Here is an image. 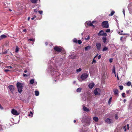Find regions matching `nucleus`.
Returning <instances> with one entry per match:
<instances>
[{"instance_id": "nucleus-1", "label": "nucleus", "mask_w": 132, "mask_h": 132, "mask_svg": "<svg viewBox=\"0 0 132 132\" xmlns=\"http://www.w3.org/2000/svg\"><path fill=\"white\" fill-rule=\"evenodd\" d=\"M16 86L19 92L21 93L22 91V89L23 88L22 84L21 82H18L16 83Z\"/></svg>"}, {"instance_id": "nucleus-2", "label": "nucleus", "mask_w": 132, "mask_h": 132, "mask_svg": "<svg viewBox=\"0 0 132 132\" xmlns=\"http://www.w3.org/2000/svg\"><path fill=\"white\" fill-rule=\"evenodd\" d=\"M101 25L103 28H108L109 27L108 22L107 21L103 22L102 23Z\"/></svg>"}, {"instance_id": "nucleus-3", "label": "nucleus", "mask_w": 132, "mask_h": 132, "mask_svg": "<svg viewBox=\"0 0 132 132\" xmlns=\"http://www.w3.org/2000/svg\"><path fill=\"white\" fill-rule=\"evenodd\" d=\"M98 35L99 36H107V34L104 32L103 30H101L100 31L99 33L98 34Z\"/></svg>"}, {"instance_id": "nucleus-4", "label": "nucleus", "mask_w": 132, "mask_h": 132, "mask_svg": "<svg viewBox=\"0 0 132 132\" xmlns=\"http://www.w3.org/2000/svg\"><path fill=\"white\" fill-rule=\"evenodd\" d=\"M54 50L58 52H61L62 49L61 48L57 46H55L54 48Z\"/></svg>"}, {"instance_id": "nucleus-5", "label": "nucleus", "mask_w": 132, "mask_h": 132, "mask_svg": "<svg viewBox=\"0 0 132 132\" xmlns=\"http://www.w3.org/2000/svg\"><path fill=\"white\" fill-rule=\"evenodd\" d=\"M8 88L10 89L11 92L13 93L15 89L14 86L12 85H11L9 86H8Z\"/></svg>"}, {"instance_id": "nucleus-6", "label": "nucleus", "mask_w": 132, "mask_h": 132, "mask_svg": "<svg viewBox=\"0 0 132 132\" xmlns=\"http://www.w3.org/2000/svg\"><path fill=\"white\" fill-rule=\"evenodd\" d=\"M88 75L86 73L82 74L81 76V79L82 80H85L88 77Z\"/></svg>"}, {"instance_id": "nucleus-7", "label": "nucleus", "mask_w": 132, "mask_h": 132, "mask_svg": "<svg viewBox=\"0 0 132 132\" xmlns=\"http://www.w3.org/2000/svg\"><path fill=\"white\" fill-rule=\"evenodd\" d=\"M12 114L14 115H18L19 114V113L16 110L14 109H13L12 110Z\"/></svg>"}, {"instance_id": "nucleus-8", "label": "nucleus", "mask_w": 132, "mask_h": 132, "mask_svg": "<svg viewBox=\"0 0 132 132\" xmlns=\"http://www.w3.org/2000/svg\"><path fill=\"white\" fill-rule=\"evenodd\" d=\"M91 121L90 119L88 118L86 120L85 122L87 125H89L90 124Z\"/></svg>"}, {"instance_id": "nucleus-9", "label": "nucleus", "mask_w": 132, "mask_h": 132, "mask_svg": "<svg viewBox=\"0 0 132 132\" xmlns=\"http://www.w3.org/2000/svg\"><path fill=\"white\" fill-rule=\"evenodd\" d=\"M126 126L127 127V129L128 130H129V125L128 124L126 126H125L123 127V129L124 130V131L125 132L126 131L127 128H126Z\"/></svg>"}, {"instance_id": "nucleus-10", "label": "nucleus", "mask_w": 132, "mask_h": 132, "mask_svg": "<svg viewBox=\"0 0 132 132\" xmlns=\"http://www.w3.org/2000/svg\"><path fill=\"white\" fill-rule=\"evenodd\" d=\"M95 85V84L93 82L90 83L88 85V87L90 89H92Z\"/></svg>"}, {"instance_id": "nucleus-11", "label": "nucleus", "mask_w": 132, "mask_h": 132, "mask_svg": "<svg viewBox=\"0 0 132 132\" xmlns=\"http://www.w3.org/2000/svg\"><path fill=\"white\" fill-rule=\"evenodd\" d=\"M97 90H99V88H96L94 91V93L95 95H100V93L98 92Z\"/></svg>"}, {"instance_id": "nucleus-12", "label": "nucleus", "mask_w": 132, "mask_h": 132, "mask_svg": "<svg viewBox=\"0 0 132 132\" xmlns=\"http://www.w3.org/2000/svg\"><path fill=\"white\" fill-rule=\"evenodd\" d=\"M96 46L97 49L98 50H99L101 48V44L100 43H96Z\"/></svg>"}, {"instance_id": "nucleus-13", "label": "nucleus", "mask_w": 132, "mask_h": 132, "mask_svg": "<svg viewBox=\"0 0 132 132\" xmlns=\"http://www.w3.org/2000/svg\"><path fill=\"white\" fill-rule=\"evenodd\" d=\"M113 91L114 92V95H118V90L116 89H113Z\"/></svg>"}, {"instance_id": "nucleus-14", "label": "nucleus", "mask_w": 132, "mask_h": 132, "mask_svg": "<svg viewBox=\"0 0 132 132\" xmlns=\"http://www.w3.org/2000/svg\"><path fill=\"white\" fill-rule=\"evenodd\" d=\"M7 37V36L5 35H2L0 36V40L2 39L6 38Z\"/></svg>"}, {"instance_id": "nucleus-15", "label": "nucleus", "mask_w": 132, "mask_h": 132, "mask_svg": "<svg viewBox=\"0 0 132 132\" xmlns=\"http://www.w3.org/2000/svg\"><path fill=\"white\" fill-rule=\"evenodd\" d=\"M111 119L107 118L105 120V121L106 122L110 123H111Z\"/></svg>"}, {"instance_id": "nucleus-16", "label": "nucleus", "mask_w": 132, "mask_h": 132, "mask_svg": "<svg viewBox=\"0 0 132 132\" xmlns=\"http://www.w3.org/2000/svg\"><path fill=\"white\" fill-rule=\"evenodd\" d=\"M87 24L88 26H93V27H94V26L90 21L88 22L87 23Z\"/></svg>"}, {"instance_id": "nucleus-17", "label": "nucleus", "mask_w": 132, "mask_h": 132, "mask_svg": "<svg viewBox=\"0 0 132 132\" xmlns=\"http://www.w3.org/2000/svg\"><path fill=\"white\" fill-rule=\"evenodd\" d=\"M83 109L84 111L86 112H88L89 111L88 109L85 106H84L83 107Z\"/></svg>"}, {"instance_id": "nucleus-18", "label": "nucleus", "mask_w": 132, "mask_h": 132, "mask_svg": "<svg viewBox=\"0 0 132 132\" xmlns=\"http://www.w3.org/2000/svg\"><path fill=\"white\" fill-rule=\"evenodd\" d=\"M102 39L103 42L104 43H105L107 40L106 38L105 37H103L102 38Z\"/></svg>"}, {"instance_id": "nucleus-19", "label": "nucleus", "mask_w": 132, "mask_h": 132, "mask_svg": "<svg viewBox=\"0 0 132 132\" xmlns=\"http://www.w3.org/2000/svg\"><path fill=\"white\" fill-rule=\"evenodd\" d=\"M93 120L95 122H97L98 120V117H95L93 118Z\"/></svg>"}, {"instance_id": "nucleus-20", "label": "nucleus", "mask_w": 132, "mask_h": 132, "mask_svg": "<svg viewBox=\"0 0 132 132\" xmlns=\"http://www.w3.org/2000/svg\"><path fill=\"white\" fill-rule=\"evenodd\" d=\"M31 2L35 4L37 3V0H30Z\"/></svg>"}, {"instance_id": "nucleus-21", "label": "nucleus", "mask_w": 132, "mask_h": 132, "mask_svg": "<svg viewBox=\"0 0 132 132\" xmlns=\"http://www.w3.org/2000/svg\"><path fill=\"white\" fill-rule=\"evenodd\" d=\"M90 46H87L85 47V49L86 51L87 50H88L90 49Z\"/></svg>"}, {"instance_id": "nucleus-22", "label": "nucleus", "mask_w": 132, "mask_h": 132, "mask_svg": "<svg viewBox=\"0 0 132 132\" xmlns=\"http://www.w3.org/2000/svg\"><path fill=\"white\" fill-rule=\"evenodd\" d=\"M97 55H96L94 57V58L93 59V62H92V63L93 64V63H96V60H95V58L96 57H97Z\"/></svg>"}, {"instance_id": "nucleus-23", "label": "nucleus", "mask_w": 132, "mask_h": 132, "mask_svg": "<svg viewBox=\"0 0 132 132\" xmlns=\"http://www.w3.org/2000/svg\"><path fill=\"white\" fill-rule=\"evenodd\" d=\"M34 82V80L33 79H31L30 81V83L31 84H33Z\"/></svg>"}, {"instance_id": "nucleus-24", "label": "nucleus", "mask_w": 132, "mask_h": 132, "mask_svg": "<svg viewBox=\"0 0 132 132\" xmlns=\"http://www.w3.org/2000/svg\"><path fill=\"white\" fill-rule=\"evenodd\" d=\"M108 50V48L106 47L105 46L103 49L102 51H107Z\"/></svg>"}, {"instance_id": "nucleus-25", "label": "nucleus", "mask_w": 132, "mask_h": 132, "mask_svg": "<svg viewBox=\"0 0 132 132\" xmlns=\"http://www.w3.org/2000/svg\"><path fill=\"white\" fill-rule=\"evenodd\" d=\"M35 94L36 96H38L39 95V92L38 91L36 90L35 91Z\"/></svg>"}, {"instance_id": "nucleus-26", "label": "nucleus", "mask_w": 132, "mask_h": 132, "mask_svg": "<svg viewBox=\"0 0 132 132\" xmlns=\"http://www.w3.org/2000/svg\"><path fill=\"white\" fill-rule=\"evenodd\" d=\"M81 90V88H77V92H80Z\"/></svg>"}, {"instance_id": "nucleus-27", "label": "nucleus", "mask_w": 132, "mask_h": 132, "mask_svg": "<svg viewBox=\"0 0 132 132\" xmlns=\"http://www.w3.org/2000/svg\"><path fill=\"white\" fill-rule=\"evenodd\" d=\"M115 12L114 11H112L111 12L110 14H109V16H112L115 13Z\"/></svg>"}, {"instance_id": "nucleus-28", "label": "nucleus", "mask_w": 132, "mask_h": 132, "mask_svg": "<svg viewBox=\"0 0 132 132\" xmlns=\"http://www.w3.org/2000/svg\"><path fill=\"white\" fill-rule=\"evenodd\" d=\"M112 99V97H111L110 99H109L108 102V103L109 104H110L111 102V100Z\"/></svg>"}, {"instance_id": "nucleus-29", "label": "nucleus", "mask_w": 132, "mask_h": 132, "mask_svg": "<svg viewBox=\"0 0 132 132\" xmlns=\"http://www.w3.org/2000/svg\"><path fill=\"white\" fill-rule=\"evenodd\" d=\"M112 72L114 73H115V68L114 66L113 67V68L112 69Z\"/></svg>"}, {"instance_id": "nucleus-30", "label": "nucleus", "mask_w": 132, "mask_h": 132, "mask_svg": "<svg viewBox=\"0 0 132 132\" xmlns=\"http://www.w3.org/2000/svg\"><path fill=\"white\" fill-rule=\"evenodd\" d=\"M73 41L74 43H77L78 42V40L76 38H74L73 40Z\"/></svg>"}, {"instance_id": "nucleus-31", "label": "nucleus", "mask_w": 132, "mask_h": 132, "mask_svg": "<svg viewBox=\"0 0 132 132\" xmlns=\"http://www.w3.org/2000/svg\"><path fill=\"white\" fill-rule=\"evenodd\" d=\"M131 82L130 81H128L126 84L128 86H130L131 85Z\"/></svg>"}, {"instance_id": "nucleus-32", "label": "nucleus", "mask_w": 132, "mask_h": 132, "mask_svg": "<svg viewBox=\"0 0 132 132\" xmlns=\"http://www.w3.org/2000/svg\"><path fill=\"white\" fill-rule=\"evenodd\" d=\"M33 115V114L32 113V112L31 111L30 112V113L29 114H28V116H30V117H32V116Z\"/></svg>"}, {"instance_id": "nucleus-33", "label": "nucleus", "mask_w": 132, "mask_h": 132, "mask_svg": "<svg viewBox=\"0 0 132 132\" xmlns=\"http://www.w3.org/2000/svg\"><path fill=\"white\" fill-rule=\"evenodd\" d=\"M19 48L17 46L15 48V51L16 52V53L18 52L19 51Z\"/></svg>"}, {"instance_id": "nucleus-34", "label": "nucleus", "mask_w": 132, "mask_h": 132, "mask_svg": "<svg viewBox=\"0 0 132 132\" xmlns=\"http://www.w3.org/2000/svg\"><path fill=\"white\" fill-rule=\"evenodd\" d=\"M82 69L81 68H79V69L77 70L76 71L77 72H79L81 71Z\"/></svg>"}, {"instance_id": "nucleus-35", "label": "nucleus", "mask_w": 132, "mask_h": 132, "mask_svg": "<svg viewBox=\"0 0 132 132\" xmlns=\"http://www.w3.org/2000/svg\"><path fill=\"white\" fill-rule=\"evenodd\" d=\"M119 87L120 90H122L123 89V86H119Z\"/></svg>"}, {"instance_id": "nucleus-36", "label": "nucleus", "mask_w": 132, "mask_h": 132, "mask_svg": "<svg viewBox=\"0 0 132 132\" xmlns=\"http://www.w3.org/2000/svg\"><path fill=\"white\" fill-rule=\"evenodd\" d=\"M35 39L33 38H30L28 40V41L30 40L32 42H34L35 41Z\"/></svg>"}, {"instance_id": "nucleus-37", "label": "nucleus", "mask_w": 132, "mask_h": 132, "mask_svg": "<svg viewBox=\"0 0 132 132\" xmlns=\"http://www.w3.org/2000/svg\"><path fill=\"white\" fill-rule=\"evenodd\" d=\"M125 93H122V97L123 98H125L126 97V96H125Z\"/></svg>"}, {"instance_id": "nucleus-38", "label": "nucleus", "mask_w": 132, "mask_h": 132, "mask_svg": "<svg viewBox=\"0 0 132 132\" xmlns=\"http://www.w3.org/2000/svg\"><path fill=\"white\" fill-rule=\"evenodd\" d=\"M110 29H108L106 30L105 32H110Z\"/></svg>"}, {"instance_id": "nucleus-39", "label": "nucleus", "mask_w": 132, "mask_h": 132, "mask_svg": "<svg viewBox=\"0 0 132 132\" xmlns=\"http://www.w3.org/2000/svg\"><path fill=\"white\" fill-rule=\"evenodd\" d=\"M78 44H81L82 43V42L80 40H78Z\"/></svg>"}, {"instance_id": "nucleus-40", "label": "nucleus", "mask_w": 132, "mask_h": 132, "mask_svg": "<svg viewBox=\"0 0 132 132\" xmlns=\"http://www.w3.org/2000/svg\"><path fill=\"white\" fill-rule=\"evenodd\" d=\"M38 12L40 14H42L43 12V11H39Z\"/></svg>"}, {"instance_id": "nucleus-41", "label": "nucleus", "mask_w": 132, "mask_h": 132, "mask_svg": "<svg viewBox=\"0 0 132 132\" xmlns=\"http://www.w3.org/2000/svg\"><path fill=\"white\" fill-rule=\"evenodd\" d=\"M115 119H118V117L117 114H115Z\"/></svg>"}, {"instance_id": "nucleus-42", "label": "nucleus", "mask_w": 132, "mask_h": 132, "mask_svg": "<svg viewBox=\"0 0 132 132\" xmlns=\"http://www.w3.org/2000/svg\"><path fill=\"white\" fill-rule=\"evenodd\" d=\"M6 68H12V67L11 66H7L6 67Z\"/></svg>"}, {"instance_id": "nucleus-43", "label": "nucleus", "mask_w": 132, "mask_h": 132, "mask_svg": "<svg viewBox=\"0 0 132 132\" xmlns=\"http://www.w3.org/2000/svg\"><path fill=\"white\" fill-rule=\"evenodd\" d=\"M23 76L24 77H28V75H27L26 74H24V73L23 74Z\"/></svg>"}, {"instance_id": "nucleus-44", "label": "nucleus", "mask_w": 132, "mask_h": 132, "mask_svg": "<svg viewBox=\"0 0 132 132\" xmlns=\"http://www.w3.org/2000/svg\"><path fill=\"white\" fill-rule=\"evenodd\" d=\"M10 70H9L8 69H5L4 70V71L5 72H8V71H10Z\"/></svg>"}, {"instance_id": "nucleus-45", "label": "nucleus", "mask_w": 132, "mask_h": 132, "mask_svg": "<svg viewBox=\"0 0 132 132\" xmlns=\"http://www.w3.org/2000/svg\"><path fill=\"white\" fill-rule=\"evenodd\" d=\"M131 92L130 90H127L126 91V93H130Z\"/></svg>"}, {"instance_id": "nucleus-46", "label": "nucleus", "mask_w": 132, "mask_h": 132, "mask_svg": "<svg viewBox=\"0 0 132 132\" xmlns=\"http://www.w3.org/2000/svg\"><path fill=\"white\" fill-rule=\"evenodd\" d=\"M38 10L37 9H34V12L35 13H37V12Z\"/></svg>"}, {"instance_id": "nucleus-47", "label": "nucleus", "mask_w": 132, "mask_h": 132, "mask_svg": "<svg viewBox=\"0 0 132 132\" xmlns=\"http://www.w3.org/2000/svg\"><path fill=\"white\" fill-rule=\"evenodd\" d=\"M113 59H110L109 61L110 63H112V62Z\"/></svg>"}, {"instance_id": "nucleus-48", "label": "nucleus", "mask_w": 132, "mask_h": 132, "mask_svg": "<svg viewBox=\"0 0 132 132\" xmlns=\"http://www.w3.org/2000/svg\"><path fill=\"white\" fill-rule=\"evenodd\" d=\"M101 55H99L98 56V59H100L101 58Z\"/></svg>"}, {"instance_id": "nucleus-49", "label": "nucleus", "mask_w": 132, "mask_h": 132, "mask_svg": "<svg viewBox=\"0 0 132 132\" xmlns=\"http://www.w3.org/2000/svg\"><path fill=\"white\" fill-rule=\"evenodd\" d=\"M123 12L124 14V15H125V10L124 9H123Z\"/></svg>"}, {"instance_id": "nucleus-50", "label": "nucleus", "mask_w": 132, "mask_h": 132, "mask_svg": "<svg viewBox=\"0 0 132 132\" xmlns=\"http://www.w3.org/2000/svg\"><path fill=\"white\" fill-rule=\"evenodd\" d=\"M27 31L26 29H24L23 30V31L24 32H26Z\"/></svg>"}, {"instance_id": "nucleus-51", "label": "nucleus", "mask_w": 132, "mask_h": 132, "mask_svg": "<svg viewBox=\"0 0 132 132\" xmlns=\"http://www.w3.org/2000/svg\"><path fill=\"white\" fill-rule=\"evenodd\" d=\"M48 43L47 42H46L45 43V44L46 45H48Z\"/></svg>"}, {"instance_id": "nucleus-52", "label": "nucleus", "mask_w": 132, "mask_h": 132, "mask_svg": "<svg viewBox=\"0 0 132 132\" xmlns=\"http://www.w3.org/2000/svg\"><path fill=\"white\" fill-rule=\"evenodd\" d=\"M28 72L27 70H25L24 71V72L25 73H26Z\"/></svg>"}, {"instance_id": "nucleus-53", "label": "nucleus", "mask_w": 132, "mask_h": 132, "mask_svg": "<svg viewBox=\"0 0 132 132\" xmlns=\"http://www.w3.org/2000/svg\"><path fill=\"white\" fill-rule=\"evenodd\" d=\"M36 17V16H35V17H33V18H31V19L32 20H33Z\"/></svg>"}, {"instance_id": "nucleus-54", "label": "nucleus", "mask_w": 132, "mask_h": 132, "mask_svg": "<svg viewBox=\"0 0 132 132\" xmlns=\"http://www.w3.org/2000/svg\"><path fill=\"white\" fill-rule=\"evenodd\" d=\"M90 39L89 36H88V37H87V38L86 39Z\"/></svg>"}, {"instance_id": "nucleus-55", "label": "nucleus", "mask_w": 132, "mask_h": 132, "mask_svg": "<svg viewBox=\"0 0 132 132\" xmlns=\"http://www.w3.org/2000/svg\"><path fill=\"white\" fill-rule=\"evenodd\" d=\"M117 78L118 80H119V78L118 77V75H117Z\"/></svg>"}, {"instance_id": "nucleus-56", "label": "nucleus", "mask_w": 132, "mask_h": 132, "mask_svg": "<svg viewBox=\"0 0 132 132\" xmlns=\"http://www.w3.org/2000/svg\"><path fill=\"white\" fill-rule=\"evenodd\" d=\"M30 17H28V20L29 21V20H30Z\"/></svg>"}, {"instance_id": "nucleus-57", "label": "nucleus", "mask_w": 132, "mask_h": 132, "mask_svg": "<svg viewBox=\"0 0 132 132\" xmlns=\"http://www.w3.org/2000/svg\"><path fill=\"white\" fill-rule=\"evenodd\" d=\"M0 108L1 109H3L2 107V106L0 104Z\"/></svg>"}, {"instance_id": "nucleus-58", "label": "nucleus", "mask_w": 132, "mask_h": 132, "mask_svg": "<svg viewBox=\"0 0 132 132\" xmlns=\"http://www.w3.org/2000/svg\"><path fill=\"white\" fill-rule=\"evenodd\" d=\"M76 122V121L75 120H74L73 121V122L74 123H75Z\"/></svg>"}, {"instance_id": "nucleus-59", "label": "nucleus", "mask_w": 132, "mask_h": 132, "mask_svg": "<svg viewBox=\"0 0 132 132\" xmlns=\"http://www.w3.org/2000/svg\"><path fill=\"white\" fill-rule=\"evenodd\" d=\"M126 101V100L125 99L124 100L123 102H124V103H125V102Z\"/></svg>"}, {"instance_id": "nucleus-60", "label": "nucleus", "mask_w": 132, "mask_h": 132, "mask_svg": "<svg viewBox=\"0 0 132 132\" xmlns=\"http://www.w3.org/2000/svg\"><path fill=\"white\" fill-rule=\"evenodd\" d=\"M9 10H10V11H12V10H11V9H9Z\"/></svg>"}, {"instance_id": "nucleus-61", "label": "nucleus", "mask_w": 132, "mask_h": 132, "mask_svg": "<svg viewBox=\"0 0 132 132\" xmlns=\"http://www.w3.org/2000/svg\"><path fill=\"white\" fill-rule=\"evenodd\" d=\"M131 87L132 88V85H131Z\"/></svg>"}, {"instance_id": "nucleus-62", "label": "nucleus", "mask_w": 132, "mask_h": 132, "mask_svg": "<svg viewBox=\"0 0 132 132\" xmlns=\"http://www.w3.org/2000/svg\"><path fill=\"white\" fill-rule=\"evenodd\" d=\"M1 32V31H0V33Z\"/></svg>"}, {"instance_id": "nucleus-63", "label": "nucleus", "mask_w": 132, "mask_h": 132, "mask_svg": "<svg viewBox=\"0 0 132 132\" xmlns=\"http://www.w3.org/2000/svg\"><path fill=\"white\" fill-rule=\"evenodd\" d=\"M115 76L116 77V75H115Z\"/></svg>"}]
</instances>
